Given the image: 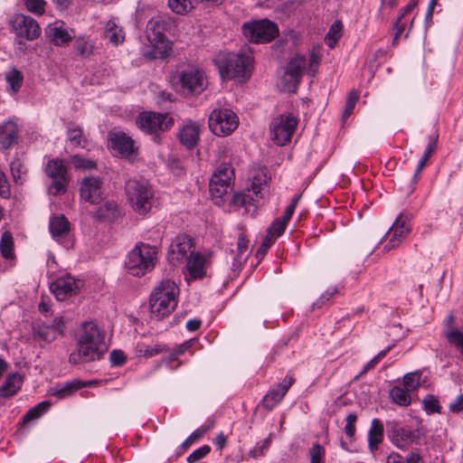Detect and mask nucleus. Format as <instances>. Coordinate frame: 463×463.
I'll return each mask as SVG.
<instances>
[{
	"label": "nucleus",
	"mask_w": 463,
	"mask_h": 463,
	"mask_svg": "<svg viewBox=\"0 0 463 463\" xmlns=\"http://www.w3.org/2000/svg\"><path fill=\"white\" fill-rule=\"evenodd\" d=\"M106 335L93 321L83 322L77 333V351L70 354L71 364L99 360L107 351Z\"/></svg>",
	"instance_id": "1"
},
{
	"label": "nucleus",
	"mask_w": 463,
	"mask_h": 463,
	"mask_svg": "<svg viewBox=\"0 0 463 463\" xmlns=\"http://www.w3.org/2000/svg\"><path fill=\"white\" fill-rule=\"evenodd\" d=\"M252 55L244 51L232 52H219L214 58L220 77L222 80H248L250 76Z\"/></svg>",
	"instance_id": "2"
},
{
	"label": "nucleus",
	"mask_w": 463,
	"mask_h": 463,
	"mask_svg": "<svg viewBox=\"0 0 463 463\" xmlns=\"http://www.w3.org/2000/svg\"><path fill=\"white\" fill-rule=\"evenodd\" d=\"M179 288L175 281L164 279L152 290L149 311L153 318L162 320L170 316L177 306Z\"/></svg>",
	"instance_id": "3"
},
{
	"label": "nucleus",
	"mask_w": 463,
	"mask_h": 463,
	"mask_svg": "<svg viewBox=\"0 0 463 463\" xmlns=\"http://www.w3.org/2000/svg\"><path fill=\"white\" fill-rule=\"evenodd\" d=\"M156 259V247L139 243L128 253L126 267L133 276L140 277L155 268Z\"/></svg>",
	"instance_id": "4"
},
{
	"label": "nucleus",
	"mask_w": 463,
	"mask_h": 463,
	"mask_svg": "<svg viewBox=\"0 0 463 463\" xmlns=\"http://www.w3.org/2000/svg\"><path fill=\"white\" fill-rule=\"evenodd\" d=\"M126 194L133 210L138 214H146L153 205L154 193L144 181L130 179L126 183Z\"/></svg>",
	"instance_id": "5"
},
{
	"label": "nucleus",
	"mask_w": 463,
	"mask_h": 463,
	"mask_svg": "<svg viewBox=\"0 0 463 463\" xmlns=\"http://www.w3.org/2000/svg\"><path fill=\"white\" fill-rule=\"evenodd\" d=\"M323 57V47L319 44L314 45L308 52V59L305 56L295 55L288 62L286 71L291 75L302 78L304 71L314 77L318 70Z\"/></svg>",
	"instance_id": "6"
},
{
	"label": "nucleus",
	"mask_w": 463,
	"mask_h": 463,
	"mask_svg": "<svg viewBox=\"0 0 463 463\" xmlns=\"http://www.w3.org/2000/svg\"><path fill=\"white\" fill-rule=\"evenodd\" d=\"M208 124L215 136L226 137L238 128L239 118L230 109H215L209 116Z\"/></svg>",
	"instance_id": "7"
},
{
	"label": "nucleus",
	"mask_w": 463,
	"mask_h": 463,
	"mask_svg": "<svg viewBox=\"0 0 463 463\" xmlns=\"http://www.w3.org/2000/svg\"><path fill=\"white\" fill-rule=\"evenodd\" d=\"M269 178L264 170H260L252 177L250 187L248 193H237L233 195L232 203L237 206H246L249 204L260 203V199L263 198L265 187Z\"/></svg>",
	"instance_id": "8"
},
{
	"label": "nucleus",
	"mask_w": 463,
	"mask_h": 463,
	"mask_svg": "<svg viewBox=\"0 0 463 463\" xmlns=\"http://www.w3.org/2000/svg\"><path fill=\"white\" fill-rule=\"evenodd\" d=\"M234 171L228 163L220 165L210 180V193L213 199L222 200L232 190Z\"/></svg>",
	"instance_id": "9"
},
{
	"label": "nucleus",
	"mask_w": 463,
	"mask_h": 463,
	"mask_svg": "<svg viewBox=\"0 0 463 463\" xmlns=\"http://www.w3.org/2000/svg\"><path fill=\"white\" fill-rule=\"evenodd\" d=\"M298 126V119L291 114H283L270 123V136L279 146H285L290 142Z\"/></svg>",
	"instance_id": "10"
},
{
	"label": "nucleus",
	"mask_w": 463,
	"mask_h": 463,
	"mask_svg": "<svg viewBox=\"0 0 463 463\" xmlns=\"http://www.w3.org/2000/svg\"><path fill=\"white\" fill-rule=\"evenodd\" d=\"M139 39L146 48L145 55L154 59L165 57L171 50V43L161 31H144Z\"/></svg>",
	"instance_id": "11"
},
{
	"label": "nucleus",
	"mask_w": 463,
	"mask_h": 463,
	"mask_svg": "<svg viewBox=\"0 0 463 463\" xmlns=\"http://www.w3.org/2000/svg\"><path fill=\"white\" fill-rule=\"evenodd\" d=\"M45 174L52 180L49 186V193L56 195L66 192L69 184L67 167L61 159L53 158L48 161L45 166Z\"/></svg>",
	"instance_id": "12"
},
{
	"label": "nucleus",
	"mask_w": 463,
	"mask_h": 463,
	"mask_svg": "<svg viewBox=\"0 0 463 463\" xmlns=\"http://www.w3.org/2000/svg\"><path fill=\"white\" fill-rule=\"evenodd\" d=\"M137 127L147 134L165 131L174 125V119L168 114L145 111L137 118Z\"/></svg>",
	"instance_id": "13"
},
{
	"label": "nucleus",
	"mask_w": 463,
	"mask_h": 463,
	"mask_svg": "<svg viewBox=\"0 0 463 463\" xmlns=\"http://www.w3.org/2000/svg\"><path fill=\"white\" fill-rule=\"evenodd\" d=\"M421 434L419 429H411L393 423L388 431L390 441L398 449L406 450L411 445L419 443Z\"/></svg>",
	"instance_id": "14"
},
{
	"label": "nucleus",
	"mask_w": 463,
	"mask_h": 463,
	"mask_svg": "<svg viewBox=\"0 0 463 463\" xmlns=\"http://www.w3.org/2000/svg\"><path fill=\"white\" fill-rule=\"evenodd\" d=\"M63 332L64 320L62 317H55L52 324L42 323L33 326V337L40 345L54 341L60 335H62Z\"/></svg>",
	"instance_id": "15"
},
{
	"label": "nucleus",
	"mask_w": 463,
	"mask_h": 463,
	"mask_svg": "<svg viewBox=\"0 0 463 463\" xmlns=\"http://www.w3.org/2000/svg\"><path fill=\"white\" fill-rule=\"evenodd\" d=\"M179 81L182 89L187 93L199 94L204 89L203 73L194 67H189L179 73Z\"/></svg>",
	"instance_id": "16"
},
{
	"label": "nucleus",
	"mask_w": 463,
	"mask_h": 463,
	"mask_svg": "<svg viewBox=\"0 0 463 463\" xmlns=\"http://www.w3.org/2000/svg\"><path fill=\"white\" fill-rule=\"evenodd\" d=\"M410 231L409 219L402 214H399L388 232L385 234V236H389V241L384 246V250H391L397 248L402 240L408 236Z\"/></svg>",
	"instance_id": "17"
},
{
	"label": "nucleus",
	"mask_w": 463,
	"mask_h": 463,
	"mask_svg": "<svg viewBox=\"0 0 463 463\" xmlns=\"http://www.w3.org/2000/svg\"><path fill=\"white\" fill-rule=\"evenodd\" d=\"M193 241L189 236L179 235L172 241L167 253L168 260L176 265L187 258L188 253L194 252Z\"/></svg>",
	"instance_id": "18"
},
{
	"label": "nucleus",
	"mask_w": 463,
	"mask_h": 463,
	"mask_svg": "<svg viewBox=\"0 0 463 463\" xmlns=\"http://www.w3.org/2000/svg\"><path fill=\"white\" fill-rule=\"evenodd\" d=\"M50 289L55 298L61 301L77 294L78 286L76 280L71 276L60 277L50 284Z\"/></svg>",
	"instance_id": "19"
},
{
	"label": "nucleus",
	"mask_w": 463,
	"mask_h": 463,
	"mask_svg": "<svg viewBox=\"0 0 463 463\" xmlns=\"http://www.w3.org/2000/svg\"><path fill=\"white\" fill-rule=\"evenodd\" d=\"M101 184L99 177H85L80 188L81 199L90 203H98L101 200Z\"/></svg>",
	"instance_id": "20"
},
{
	"label": "nucleus",
	"mask_w": 463,
	"mask_h": 463,
	"mask_svg": "<svg viewBox=\"0 0 463 463\" xmlns=\"http://www.w3.org/2000/svg\"><path fill=\"white\" fill-rule=\"evenodd\" d=\"M109 146L112 150L128 158L136 152L133 139L123 132L109 133Z\"/></svg>",
	"instance_id": "21"
},
{
	"label": "nucleus",
	"mask_w": 463,
	"mask_h": 463,
	"mask_svg": "<svg viewBox=\"0 0 463 463\" xmlns=\"http://www.w3.org/2000/svg\"><path fill=\"white\" fill-rule=\"evenodd\" d=\"M294 379L291 376H286L277 388L270 390L262 399L263 407L271 411L278 403H279L291 385Z\"/></svg>",
	"instance_id": "22"
},
{
	"label": "nucleus",
	"mask_w": 463,
	"mask_h": 463,
	"mask_svg": "<svg viewBox=\"0 0 463 463\" xmlns=\"http://www.w3.org/2000/svg\"><path fill=\"white\" fill-rule=\"evenodd\" d=\"M199 137L200 126L195 122L188 121L179 129V140L181 144L188 149L196 146Z\"/></svg>",
	"instance_id": "23"
},
{
	"label": "nucleus",
	"mask_w": 463,
	"mask_h": 463,
	"mask_svg": "<svg viewBox=\"0 0 463 463\" xmlns=\"http://www.w3.org/2000/svg\"><path fill=\"white\" fill-rule=\"evenodd\" d=\"M249 243L250 241L249 240H247L244 232H240L238 236L236 250H232L231 251L232 254L233 255V270H238L239 269H241L242 264L246 262L248 257L250 256Z\"/></svg>",
	"instance_id": "24"
},
{
	"label": "nucleus",
	"mask_w": 463,
	"mask_h": 463,
	"mask_svg": "<svg viewBox=\"0 0 463 463\" xmlns=\"http://www.w3.org/2000/svg\"><path fill=\"white\" fill-rule=\"evenodd\" d=\"M186 267L193 279H201L205 275V259L200 252L189 255Z\"/></svg>",
	"instance_id": "25"
},
{
	"label": "nucleus",
	"mask_w": 463,
	"mask_h": 463,
	"mask_svg": "<svg viewBox=\"0 0 463 463\" xmlns=\"http://www.w3.org/2000/svg\"><path fill=\"white\" fill-rule=\"evenodd\" d=\"M384 429L379 419H373L368 431V447L371 451L376 450L383 440Z\"/></svg>",
	"instance_id": "26"
},
{
	"label": "nucleus",
	"mask_w": 463,
	"mask_h": 463,
	"mask_svg": "<svg viewBox=\"0 0 463 463\" xmlns=\"http://www.w3.org/2000/svg\"><path fill=\"white\" fill-rule=\"evenodd\" d=\"M17 132V126L12 121L0 125V143L4 148H8L15 143Z\"/></svg>",
	"instance_id": "27"
},
{
	"label": "nucleus",
	"mask_w": 463,
	"mask_h": 463,
	"mask_svg": "<svg viewBox=\"0 0 463 463\" xmlns=\"http://www.w3.org/2000/svg\"><path fill=\"white\" fill-rule=\"evenodd\" d=\"M49 229L52 237L60 240L67 236L70 231V222L65 216H55L50 220Z\"/></svg>",
	"instance_id": "28"
},
{
	"label": "nucleus",
	"mask_w": 463,
	"mask_h": 463,
	"mask_svg": "<svg viewBox=\"0 0 463 463\" xmlns=\"http://www.w3.org/2000/svg\"><path fill=\"white\" fill-rule=\"evenodd\" d=\"M22 377L18 373H13L7 376L3 385L0 387V397L7 398L14 395L22 386Z\"/></svg>",
	"instance_id": "29"
},
{
	"label": "nucleus",
	"mask_w": 463,
	"mask_h": 463,
	"mask_svg": "<svg viewBox=\"0 0 463 463\" xmlns=\"http://www.w3.org/2000/svg\"><path fill=\"white\" fill-rule=\"evenodd\" d=\"M244 37L256 44L268 43L279 36V31H243Z\"/></svg>",
	"instance_id": "30"
},
{
	"label": "nucleus",
	"mask_w": 463,
	"mask_h": 463,
	"mask_svg": "<svg viewBox=\"0 0 463 463\" xmlns=\"http://www.w3.org/2000/svg\"><path fill=\"white\" fill-rule=\"evenodd\" d=\"M419 0H410L409 4L404 7L402 14L397 18L393 29H412L414 17L411 18V11L417 6Z\"/></svg>",
	"instance_id": "31"
},
{
	"label": "nucleus",
	"mask_w": 463,
	"mask_h": 463,
	"mask_svg": "<svg viewBox=\"0 0 463 463\" xmlns=\"http://www.w3.org/2000/svg\"><path fill=\"white\" fill-rule=\"evenodd\" d=\"M12 29H39L38 23L30 15L16 14L10 19Z\"/></svg>",
	"instance_id": "32"
},
{
	"label": "nucleus",
	"mask_w": 463,
	"mask_h": 463,
	"mask_svg": "<svg viewBox=\"0 0 463 463\" xmlns=\"http://www.w3.org/2000/svg\"><path fill=\"white\" fill-rule=\"evenodd\" d=\"M119 215L118 204L115 202H107L101 205L96 213V216L101 221H114Z\"/></svg>",
	"instance_id": "33"
},
{
	"label": "nucleus",
	"mask_w": 463,
	"mask_h": 463,
	"mask_svg": "<svg viewBox=\"0 0 463 463\" xmlns=\"http://www.w3.org/2000/svg\"><path fill=\"white\" fill-rule=\"evenodd\" d=\"M90 383L82 382L80 380H73L69 383H66L64 386L57 389L53 392V395L57 396L59 399H64L70 395H71L77 390H80L82 387L88 386Z\"/></svg>",
	"instance_id": "34"
},
{
	"label": "nucleus",
	"mask_w": 463,
	"mask_h": 463,
	"mask_svg": "<svg viewBox=\"0 0 463 463\" xmlns=\"http://www.w3.org/2000/svg\"><path fill=\"white\" fill-rule=\"evenodd\" d=\"M437 142H438V136H433L430 138V141H429L428 146H426L425 152L418 163L416 172L413 176L414 181H417L420 173L422 171V169L426 165L430 156L434 153V151L437 147Z\"/></svg>",
	"instance_id": "35"
},
{
	"label": "nucleus",
	"mask_w": 463,
	"mask_h": 463,
	"mask_svg": "<svg viewBox=\"0 0 463 463\" xmlns=\"http://www.w3.org/2000/svg\"><path fill=\"white\" fill-rule=\"evenodd\" d=\"M410 392L408 389H403L399 386H394L390 391V396L393 402L397 403L400 406H408L411 404V398L410 395Z\"/></svg>",
	"instance_id": "36"
},
{
	"label": "nucleus",
	"mask_w": 463,
	"mask_h": 463,
	"mask_svg": "<svg viewBox=\"0 0 463 463\" xmlns=\"http://www.w3.org/2000/svg\"><path fill=\"white\" fill-rule=\"evenodd\" d=\"M68 138L70 143L75 147H84L86 146V139L82 136V130L78 126L71 124L68 127Z\"/></svg>",
	"instance_id": "37"
},
{
	"label": "nucleus",
	"mask_w": 463,
	"mask_h": 463,
	"mask_svg": "<svg viewBox=\"0 0 463 463\" xmlns=\"http://www.w3.org/2000/svg\"><path fill=\"white\" fill-rule=\"evenodd\" d=\"M50 408L49 402H42L31 408L24 416L23 421L24 423H27L33 420H36L40 418L47 410Z\"/></svg>",
	"instance_id": "38"
},
{
	"label": "nucleus",
	"mask_w": 463,
	"mask_h": 463,
	"mask_svg": "<svg viewBox=\"0 0 463 463\" xmlns=\"http://www.w3.org/2000/svg\"><path fill=\"white\" fill-rule=\"evenodd\" d=\"M241 29H279V27L278 24L268 18H262L245 22Z\"/></svg>",
	"instance_id": "39"
},
{
	"label": "nucleus",
	"mask_w": 463,
	"mask_h": 463,
	"mask_svg": "<svg viewBox=\"0 0 463 463\" xmlns=\"http://www.w3.org/2000/svg\"><path fill=\"white\" fill-rule=\"evenodd\" d=\"M300 80V77L297 75H291L290 72L285 71L280 79L281 88L284 91H295Z\"/></svg>",
	"instance_id": "40"
},
{
	"label": "nucleus",
	"mask_w": 463,
	"mask_h": 463,
	"mask_svg": "<svg viewBox=\"0 0 463 463\" xmlns=\"http://www.w3.org/2000/svg\"><path fill=\"white\" fill-rule=\"evenodd\" d=\"M300 80V77L297 75H291L290 72L285 71L280 79L281 88L284 91H295Z\"/></svg>",
	"instance_id": "41"
},
{
	"label": "nucleus",
	"mask_w": 463,
	"mask_h": 463,
	"mask_svg": "<svg viewBox=\"0 0 463 463\" xmlns=\"http://www.w3.org/2000/svg\"><path fill=\"white\" fill-rule=\"evenodd\" d=\"M5 80L13 92L16 93L22 87L24 76L20 71L13 69L6 74Z\"/></svg>",
	"instance_id": "42"
},
{
	"label": "nucleus",
	"mask_w": 463,
	"mask_h": 463,
	"mask_svg": "<svg viewBox=\"0 0 463 463\" xmlns=\"http://www.w3.org/2000/svg\"><path fill=\"white\" fill-rule=\"evenodd\" d=\"M13 247L14 241L13 237L9 232H5L2 234L0 241V250L2 256L5 259H10L13 257Z\"/></svg>",
	"instance_id": "43"
},
{
	"label": "nucleus",
	"mask_w": 463,
	"mask_h": 463,
	"mask_svg": "<svg viewBox=\"0 0 463 463\" xmlns=\"http://www.w3.org/2000/svg\"><path fill=\"white\" fill-rule=\"evenodd\" d=\"M422 407L427 414L441 412V406L439 405V399L433 394H428L423 398Z\"/></svg>",
	"instance_id": "44"
},
{
	"label": "nucleus",
	"mask_w": 463,
	"mask_h": 463,
	"mask_svg": "<svg viewBox=\"0 0 463 463\" xmlns=\"http://www.w3.org/2000/svg\"><path fill=\"white\" fill-rule=\"evenodd\" d=\"M421 373L419 371L411 372L403 376V384L408 391H416L420 384Z\"/></svg>",
	"instance_id": "45"
},
{
	"label": "nucleus",
	"mask_w": 463,
	"mask_h": 463,
	"mask_svg": "<svg viewBox=\"0 0 463 463\" xmlns=\"http://www.w3.org/2000/svg\"><path fill=\"white\" fill-rule=\"evenodd\" d=\"M288 223V222H287L281 218L274 220V222L268 230L267 235L275 240L276 238L283 234Z\"/></svg>",
	"instance_id": "46"
},
{
	"label": "nucleus",
	"mask_w": 463,
	"mask_h": 463,
	"mask_svg": "<svg viewBox=\"0 0 463 463\" xmlns=\"http://www.w3.org/2000/svg\"><path fill=\"white\" fill-rule=\"evenodd\" d=\"M360 97V93L355 90H352L347 96L345 107L343 112V118L345 119L350 117V115L353 113V110L355 107L356 102L358 101Z\"/></svg>",
	"instance_id": "47"
},
{
	"label": "nucleus",
	"mask_w": 463,
	"mask_h": 463,
	"mask_svg": "<svg viewBox=\"0 0 463 463\" xmlns=\"http://www.w3.org/2000/svg\"><path fill=\"white\" fill-rule=\"evenodd\" d=\"M448 341L455 345L457 349L463 354V333L458 329H451L445 333Z\"/></svg>",
	"instance_id": "48"
},
{
	"label": "nucleus",
	"mask_w": 463,
	"mask_h": 463,
	"mask_svg": "<svg viewBox=\"0 0 463 463\" xmlns=\"http://www.w3.org/2000/svg\"><path fill=\"white\" fill-rule=\"evenodd\" d=\"M47 37L55 44H62L70 42L71 36L68 33V31H49Z\"/></svg>",
	"instance_id": "49"
},
{
	"label": "nucleus",
	"mask_w": 463,
	"mask_h": 463,
	"mask_svg": "<svg viewBox=\"0 0 463 463\" xmlns=\"http://www.w3.org/2000/svg\"><path fill=\"white\" fill-rule=\"evenodd\" d=\"M71 163L76 169H92L96 166L94 161L84 158L78 155L71 157Z\"/></svg>",
	"instance_id": "50"
},
{
	"label": "nucleus",
	"mask_w": 463,
	"mask_h": 463,
	"mask_svg": "<svg viewBox=\"0 0 463 463\" xmlns=\"http://www.w3.org/2000/svg\"><path fill=\"white\" fill-rule=\"evenodd\" d=\"M392 348V345L387 346L384 350L379 352L372 360H370L364 367L363 371L361 372L360 375L366 373L374 366L391 351Z\"/></svg>",
	"instance_id": "51"
},
{
	"label": "nucleus",
	"mask_w": 463,
	"mask_h": 463,
	"mask_svg": "<svg viewBox=\"0 0 463 463\" xmlns=\"http://www.w3.org/2000/svg\"><path fill=\"white\" fill-rule=\"evenodd\" d=\"M211 451V447L208 445H204L195 450H194L187 458L188 463H195L200 459L206 457Z\"/></svg>",
	"instance_id": "52"
},
{
	"label": "nucleus",
	"mask_w": 463,
	"mask_h": 463,
	"mask_svg": "<svg viewBox=\"0 0 463 463\" xmlns=\"http://www.w3.org/2000/svg\"><path fill=\"white\" fill-rule=\"evenodd\" d=\"M41 31H17L16 43L24 45L25 41H33L40 36Z\"/></svg>",
	"instance_id": "53"
},
{
	"label": "nucleus",
	"mask_w": 463,
	"mask_h": 463,
	"mask_svg": "<svg viewBox=\"0 0 463 463\" xmlns=\"http://www.w3.org/2000/svg\"><path fill=\"white\" fill-rule=\"evenodd\" d=\"M24 3L29 11L39 14L44 13V0H24Z\"/></svg>",
	"instance_id": "54"
},
{
	"label": "nucleus",
	"mask_w": 463,
	"mask_h": 463,
	"mask_svg": "<svg viewBox=\"0 0 463 463\" xmlns=\"http://www.w3.org/2000/svg\"><path fill=\"white\" fill-rule=\"evenodd\" d=\"M325 455L324 448L319 444H315L309 451L310 463H322Z\"/></svg>",
	"instance_id": "55"
},
{
	"label": "nucleus",
	"mask_w": 463,
	"mask_h": 463,
	"mask_svg": "<svg viewBox=\"0 0 463 463\" xmlns=\"http://www.w3.org/2000/svg\"><path fill=\"white\" fill-rule=\"evenodd\" d=\"M357 416L355 413H349L346 417V424L345 426V432L347 437L353 438L355 433V421Z\"/></svg>",
	"instance_id": "56"
},
{
	"label": "nucleus",
	"mask_w": 463,
	"mask_h": 463,
	"mask_svg": "<svg viewBox=\"0 0 463 463\" xmlns=\"http://www.w3.org/2000/svg\"><path fill=\"white\" fill-rule=\"evenodd\" d=\"M104 36L115 45L122 43L125 40V34L123 33V31H105Z\"/></svg>",
	"instance_id": "57"
},
{
	"label": "nucleus",
	"mask_w": 463,
	"mask_h": 463,
	"mask_svg": "<svg viewBox=\"0 0 463 463\" xmlns=\"http://www.w3.org/2000/svg\"><path fill=\"white\" fill-rule=\"evenodd\" d=\"M109 360L113 366H120L126 362V355L120 350H113L110 353Z\"/></svg>",
	"instance_id": "58"
},
{
	"label": "nucleus",
	"mask_w": 463,
	"mask_h": 463,
	"mask_svg": "<svg viewBox=\"0 0 463 463\" xmlns=\"http://www.w3.org/2000/svg\"><path fill=\"white\" fill-rule=\"evenodd\" d=\"M341 37L342 31H328L325 37V43L329 48L333 49Z\"/></svg>",
	"instance_id": "59"
},
{
	"label": "nucleus",
	"mask_w": 463,
	"mask_h": 463,
	"mask_svg": "<svg viewBox=\"0 0 463 463\" xmlns=\"http://www.w3.org/2000/svg\"><path fill=\"white\" fill-rule=\"evenodd\" d=\"M300 196H301L300 194H297L293 197L291 203L287 207L281 219H283L287 222H289V220L291 219V217L294 213L295 208L300 200Z\"/></svg>",
	"instance_id": "60"
},
{
	"label": "nucleus",
	"mask_w": 463,
	"mask_h": 463,
	"mask_svg": "<svg viewBox=\"0 0 463 463\" xmlns=\"http://www.w3.org/2000/svg\"><path fill=\"white\" fill-rule=\"evenodd\" d=\"M274 241L275 240L270 238L269 235H266L261 245L260 246V248L258 249V250L256 252V257L257 258L262 257L266 253L267 250L272 245Z\"/></svg>",
	"instance_id": "61"
},
{
	"label": "nucleus",
	"mask_w": 463,
	"mask_h": 463,
	"mask_svg": "<svg viewBox=\"0 0 463 463\" xmlns=\"http://www.w3.org/2000/svg\"><path fill=\"white\" fill-rule=\"evenodd\" d=\"M10 168L14 179L15 181H18L22 176V163L20 162V160L15 159L12 161Z\"/></svg>",
	"instance_id": "62"
},
{
	"label": "nucleus",
	"mask_w": 463,
	"mask_h": 463,
	"mask_svg": "<svg viewBox=\"0 0 463 463\" xmlns=\"http://www.w3.org/2000/svg\"><path fill=\"white\" fill-rule=\"evenodd\" d=\"M449 411L453 413L463 411V394H459L457 399L449 404Z\"/></svg>",
	"instance_id": "63"
},
{
	"label": "nucleus",
	"mask_w": 463,
	"mask_h": 463,
	"mask_svg": "<svg viewBox=\"0 0 463 463\" xmlns=\"http://www.w3.org/2000/svg\"><path fill=\"white\" fill-rule=\"evenodd\" d=\"M214 445L222 449L226 444V437L222 432H220L213 440Z\"/></svg>",
	"instance_id": "64"
}]
</instances>
